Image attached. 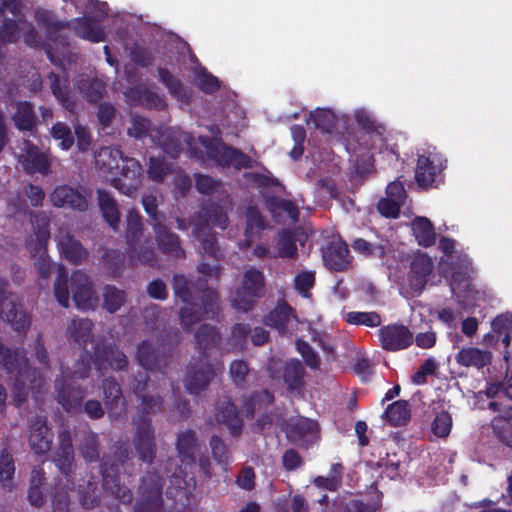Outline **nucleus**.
Returning <instances> with one entry per match:
<instances>
[{
    "label": "nucleus",
    "instance_id": "0eeeda50",
    "mask_svg": "<svg viewBox=\"0 0 512 512\" xmlns=\"http://www.w3.org/2000/svg\"><path fill=\"white\" fill-rule=\"evenodd\" d=\"M33 234L27 240V248L31 257L35 258L34 266L42 278L49 277L52 263L46 253V245L50 237L49 219L44 214L31 215Z\"/></svg>",
    "mask_w": 512,
    "mask_h": 512
},
{
    "label": "nucleus",
    "instance_id": "aec40b11",
    "mask_svg": "<svg viewBox=\"0 0 512 512\" xmlns=\"http://www.w3.org/2000/svg\"><path fill=\"white\" fill-rule=\"evenodd\" d=\"M323 261L330 270H346L350 266L347 245L341 240L331 241L323 250Z\"/></svg>",
    "mask_w": 512,
    "mask_h": 512
},
{
    "label": "nucleus",
    "instance_id": "a211bd4d",
    "mask_svg": "<svg viewBox=\"0 0 512 512\" xmlns=\"http://www.w3.org/2000/svg\"><path fill=\"white\" fill-rule=\"evenodd\" d=\"M379 339L384 349L397 351L407 348L413 341L412 333L402 325H388L379 330Z\"/></svg>",
    "mask_w": 512,
    "mask_h": 512
},
{
    "label": "nucleus",
    "instance_id": "72a5a7b5",
    "mask_svg": "<svg viewBox=\"0 0 512 512\" xmlns=\"http://www.w3.org/2000/svg\"><path fill=\"white\" fill-rule=\"evenodd\" d=\"M457 361L464 366L483 368L491 363L492 354L489 351L471 347L462 349L457 355Z\"/></svg>",
    "mask_w": 512,
    "mask_h": 512
},
{
    "label": "nucleus",
    "instance_id": "ea45409f",
    "mask_svg": "<svg viewBox=\"0 0 512 512\" xmlns=\"http://www.w3.org/2000/svg\"><path fill=\"white\" fill-rule=\"evenodd\" d=\"M385 416L393 426L405 424L410 418L408 402L399 400L390 404L385 411Z\"/></svg>",
    "mask_w": 512,
    "mask_h": 512
},
{
    "label": "nucleus",
    "instance_id": "f03ea898",
    "mask_svg": "<svg viewBox=\"0 0 512 512\" xmlns=\"http://www.w3.org/2000/svg\"><path fill=\"white\" fill-rule=\"evenodd\" d=\"M11 375L13 395L16 405H20L27 397L29 389L41 386V378L32 371L25 357L18 350L4 349L0 342V377Z\"/></svg>",
    "mask_w": 512,
    "mask_h": 512
},
{
    "label": "nucleus",
    "instance_id": "c03bdc74",
    "mask_svg": "<svg viewBox=\"0 0 512 512\" xmlns=\"http://www.w3.org/2000/svg\"><path fill=\"white\" fill-rule=\"evenodd\" d=\"M14 121L19 129L31 130L35 122L32 106L27 102L19 103L14 115Z\"/></svg>",
    "mask_w": 512,
    "mask_h": 512
},
{
    "label": "nucleus",
    "instance_id": "09e8293b",
    "mask_svg": "<svg viewBox=\"0 0 512 512\" xmlns=\"http://www.w3.org/2000/svg\"><path fill=\"white\" fill-rule=\"evenodd\" d=\"M106 404L117 413L119 407L123 406L121 391L114 380L106 379L103 384Z\"/></svg>",
    "mask_w": 512,
    "mask_h": 512
},
{
    "label": "nucleus",
    "instance_id": "603ef678",
    "mask_svg": "<svg viewBox=\"0 0 512 512\" xmlns=\"http://www.w3.org/2000/svg\"><path fill=\"white\" fill-rule=\"evenodd\" d=\"M92 323L88 319H75L68 328V334L76 342H85L91 332Z\"/></svg>",
    "mask_w": 512,
    "mask_h": 512
},
{
    "label": "nucleus",
    "instance_id": "c756f323",
    "mask_svg": "<svg viewBox=\"0 0 512 512\" xmlns=\"http://www.w3.org/2000/svg\"><path fill=\"white\" fill-rule=\"evenodd\" d=\"M129 102L144 105L149 108L163 109L165 107L164 100L156 93L142 88H131L126 93Z\"/></svg>",
    "mask_w": 512,
    "mask_h": 512
},
{
    "label": "nucleus",
    "instance_id": "473e14b6",
    "mask_svg": "<svg viewBox=\"0 0 512 512\" xmlns=\"http://www.w3.org/2000/svg\"><path fill=\"white\" fill-rule=\"evenodd\" d=\"M196 447L197 442L193 432L185 431L179 434L177 438V450L179 457L181 458L182 465L185 468L193 465Z\"/></svg>",
    "mask_w": 512,
    "mask_h": 512
},
{
    "label": "nucleus",
    "instance_id": "c85d7f7f",
    "mask_svg": "<svg viewBox=\"0 0 512 512\" xmlns=\"http://www.w3.org/2000/svg\"><path fill=\"white\" fill-rule=\"evenodd\" d=\"M56 391L58 402L68 411L77 407L83 398L80 389L73 387L71 383L66 385L63 379H56Z\"/></svg>",
    "mask_w": 512,
    "mask_h": 512
},
{
    "label": "nucleus",
    "instance_id": "4d7b16f0",
    "mask_svg": "<svg viewBox=\"0 0 512 512\" xmlns=\"http://www.w3.org/2000/svg\"><path fill=\"white\" fill-rule=\"evenodd\" d=\"M137 359L140 365L146 369L160 368V365L156 362L154 350L148 343H142L138 347Z\"/></svg>",
    "mask_w": 512,
    "mask_h": 512
},
{
    "label": "nucleus",
    "instance_id": "052dcab7",
    "mask_svg": "<svg viewBox=\"0 0 512 512\" xmlns=\"http://www.w3.org/2000/svg\"><path fill=\"white\" fill-rule=\"evenodd\" d=\"M52 137L60 141L62 149L67 150L73 144V136L67 125L56 123L51 129Z\"/></svg>",
    "mask_w": 512,
    "mask_h": 512
},
{
    "label": "nucleus",
    "instance_id": "13d9d810",
    "mask_svg": "<svg viewBox=\"0 0 512 512\" xmlns=\"http://www.w3.org/2000/svg\"><path fill=\"white\" fill-rule=\"evenodd\" d=\"M315 282V274L312 271H301L294 279L295 289L304 297L309 296V290Z\"/></svg>",
    "mask_w": 512,
    "mask_h": 512
},
{
    "label": "nucleus",
    "instance_id": "37998d69",
    "mask_svg": "<svg viewBox=\"0 0 512 512\" xmlns=\"http://www.w3.org/2000/svg\"><path fill=\"white\" fill-rule=\"evenodd\" d=\"M77 87L90 102L98 101L102 97L104 91V86L98 79H80L77 82Z\"/></svg>",
    "mask_w": 512,
    "mask_h": 512
},
{
    "label": "nucleus",
    "instance_id": "dca6fc26",
    "mask_svg": "<svg viewBox=\"0 0 512 512\" xmlns=\"http://www.w3.org/2000/svg\"><path fill=\"white\" fill-rule=\"evenodd\" d=\"M17 158L19 164L29 174L40 173L46 175L50 172V161L47 156L28 141L22 142Z\"/></svg>",
    "mask_w": 512,
    "mask_h": 512
},
{
    "label": "nucleus",
    "instance_id": "a19ab883",
    "mask_svg": "<svg viewBox=\"0 0 512 512\" xmlns=\"http://www.w3.org/2000/svg\"><path fill=\"white\" fill-rule=\"evenodd\" d=\"M49 81L55 97L61 102L63 107L72 111L74 109V102L71 100L66 91V78H61L54 73H50Z\"/></svg>",
    "mask_w": 512,
    "mask_h": 512
},
{
    "label": "nucleus",
    "instance_id": "4be33fe9",
    "mask_svg": "<svg viewBox=\"0 0 512 512\" xmlns=\"http://www.w3.org/2000/svg\"><path fill=\"white\" fill-rule=\"evenodd\" d=\"M53 433L43 418H36L30 426L29 445L36 454H45L50 450Z\"/></svg>",
    "mask_w": 512,
    "mask_h": 512
},
{
    "label": "nucleus",
    "instance_id": "a18cd8bd",
    "mask_svg": "<svg viewBox=\"0 0 512 512\" xmlns=\"http://www.w3.org/2000/svg\"><path fill=\"white\" fill-rule=\"evenodd\" d=\"M277 255L279 257L294 258L297 255V246L293 235L288 231L279 233L276 241Z\"/></svg>",
    "mask_w": 512,
    "mask_h": 512
},
{
    "label": "nucleus",
    "instance_id": "8fccbe9b",
    "mask_svg": "<svg viewBox=\"0 0 512 512\" xmlns=\"http://www.w3.org/2000/svg\"><path fill=\"white\" fill-rule=\"evenodd\" d=\"M103 298L104 308L113 313L117 311L124 303L125 295L118 288L114 286H107L104 289Z\"/></svg>",
    "mask_w": 512,
    "mask_h": 512
},
{
    "label": "nucleus",
    "instance_id": "3c124183",
    "mask_svg": "<svg viewBox=\"0 0 512 512\" xmlns=\"http://www.w3.org/2000/svg\"><path fill=\"white\" fill-rule=\"evenodd\" d=\"M303 367L297 360H291L284 368V381L290 389L297 388L302 379Z\"/></svg>",
    "mask_w": 512,
    "mask_h": 512
},
{
    "label": "nucleus",
    "instance_id": "79ce46f5",
    "mask_svg": "<svg viewBox=\"0 0 512 512\" xmlns=\"http://www.w3.org/2000/svg\"><path fill=\"white\" fill-rule=\"evenodd\" d=\"M15 473V465L12 455L6 451H2L0 455V482L6 489L14 488L13 476Z\"/></svg>",
    "mask_w": 512,
    "mask_h": 512
},
{
    "label": "nucleus",
    "instance_id": "393cba45",
    "mask_svg": "<svg viewBox=\"0 0 512 512\" xmlns=\"http://www.w3.org/2000/svg\"><path fill=\"white\" fill-rule=\"evenodd\" d=\"M445 391L437 393L436 398L432 400L433 410L436 412L431 424L432 432L437 437H446L448 435V412L446 410Z\"/></svg>",
    "mask_w": 512,
    "mask_h": 512
},
{
    "label": "nucleus",
    "instance_id": "39448f33",
    "mask_svg": "<svg viewBox=\"0 0 512 512\" xmlns=\"http://www.w3.org/2000/svg\"><path fill=\"white\" fill-rule=\"evenodd\" d=\"M474 273L472 260L456 249V240L450 237V291L462 309L470 306L475 298L472 285Z\"/></svg>",
    "mask_w": 512,
    "mask_h": 512
},
{
    "label": "nucleus",
    "instance_id": "de8ad7c7",
    "mask_svg": "<svg viewBox=\"0 0 512 512\" xmlns=\"http://www.w3.org/2000/svg\"><path fill=\"white\" fill-rule=\"evenodd\" d=\"M349 324L377 327L381 324V318L376 312L353 311L345 315Z\"/></svg>",
    "mask_w": 512,
    "mask_h": 512
},
{
    "label": "nucleus",
    "instance_id": "7c9ffc66",
    "mask_svg": "<svg viewBox=\"0 0 512 512\" xmlns=\"http://www.w3.org/2000/svg\"><path fill=\"white\" fill-rule=\"evenodd\" d=\"M35 20L50 40H56V33L64 28V23L59 21L52 11L43 8L36 9Z\"/></svg>",
    "mask_w": 512,
    "mask_h": 512
},
{
    "label": "nucleus",
    "instance_id": "423d86ee",
    "mask_svg": "<svg viewBox=\"0 0 512 512\" xmlns=\"http://www.w3.org/2000/svg\"><path fill=\"white\" fill-rule=\"evenodd\" d=\"M70 290L73 301L79 309L87 310L94 306L96 298L88 275L82 271H76L72 274L68 283L64 268L60 266L54 284V294L63 307L69 306Z\"/></svg>",
    "mask_w": 512,
    "mask_h": 512
},
{
    "label": "nucleus",
    "instance_id": "864d4df0",
    "mask_svg": "<svg viewBox=\"0 0 512 512\" xmlns=\"http://www.w3.org/2000/svg\"><path fill=\"white\" fill-rule=\"evenodd\" d=\"M315 127L324 132H329L335 124L336 117L331 110L317 109L310 115Z\"/></svg>",
    "mask_w": 512,
    "mask_h": 512
},
{
    "label": "nucleus",
    "instance_id": "20e7f679",
    "mask_svg": "<svg viewBox=\"0 0 512 512\" xmlns=\"http://www.w3.org/2000/svg\"><path fill=\"white\" fill-rule=\"evenodd\" d=\"M196 339L200 354H203V357L199 362L189 366L184 383L190 393H198L206 387L215 375V365L207 361L206 357L210 355L212 348L218 344L220 337L213 327L202 325L197 331Z\"/></svg>",
    "mask_w": 512,
    "mask_h": 512
},
{
    "label": "nucleus",
    "instance_id": "1a4fd4ad",
    "mask_svg": "<svg viewBox=\"0 0 512 512\" xmlns=\"http://www.w3.org/2000/svg\"><path fill=\"white\" fill-rule=\"evenodd\" d=\"M265 283L261 271L251 268L244 273L241 288L231 295V305L244 312L249 311L255 299L264 294Z\"/></svg>",
    "mask_w": 512,
    "mask_h": 512
},
{
    "label": "nucleus",
    "instance_id": "4468645a",
    "mask_svg": "<svg viewBox=\"0 0 512 512\" xmlns=\"http://www.w3.org/2000/svg\"><path fill=\"white\" fill-rule=\"evenodd\" d=\"M21 35L25 43L31 47H38L41 43L33 25L21 18L5 22L0 31V47L6 43L16 42Z\"/></svg>",
    "mask_w": 512,
    "mask_h": 512
},
{
    "label": "nucleus",
    "instance_id": "6e6552de",
    "mask_svg": "<svg viewBox=\"0 0 512 512\" xmlns=\"http://www.w3.org/2000/svg\"><path fill=\"white\" fill-rule=\"evenodd\" d=\"M231 210V202L228 196L225 194L221 199V204L212 205L205 212L206 219L204 223L196 222L194 228V236L202 245V249L205 253L217 256V249L215 246V236L211 233L207 222L213 223L215 226L225 229L227 226V213Z\"/></svg>",
    "mask_w": 512,
    "mask_h": 512
},
{
    "label": "nucleus",
    "instance_id": "0e129e2a",
    "mask_svg": "<svg viewBox=\"0 0 512 512\" xmlns=\"http://www.w3.org/2000/svg\"><path fill=\"white\" fill-rule=\"evenodd\" d=\"M210 445L215 459L221 464L228 463L230 457L224 443L218 437L214 436L211 438Z\"/></svg>",
    "mask_w": 512,
    "mask_h": 512
},
{
    "label": "nucleus",
    "instance_id": "680f3d73",
    "mask_svg": "<svg viewBox=\"0 0 512 512\" xmlns=\"http://www.w3.org/2000/svg\"><path fill=\"white\" fill-rule=\"evenodd\" d=\"M297 350L303 357L306 365L311 369H318L320 367V358L317 353L303 341H297Z\"/></svg>",
    "mask_w": 512,
    "mask_h": 512
},
{
    "label": "nucleus",
    "instance_id": "a878e982",
    "mask_svg": "<svg viewBox=\"0 0 512 512\" xmlns=\"http://www.w3.org/2000/svg\"><path fill=\"white\" fill-rule=\"evenodd\" d=\"M512 406H502L498 417L493 418L492 428L498 439L512 448Z\"/></svg>",
    "mask_w": 512,
    "mask_h": 512
},
{
    "label": "nucleus",
    "instance_id": "412c9836",
    "mask_svg": "<svg viewBox=\"0 0 512 512\" xmlns=\"http://www.w3.org/2000/svg\"><path fill=\"white\" fill-rule=\"evenodd\" d=\"M441 169L435 155H421L418 158L415 178L422 187H430L437 183Z\"/></svg>",
    "mask_w": 512,
    "mask_h": 512
},
{
    "label": "nucleus",
    "instance_id": "69168bd1",
    "mask_svg": "<svg viewBox=\"0 0 512 512\" xmlns=\"http://www.w3.org/2000/svg\"><path fill=\"white\" fill-rule=\"evenodd\" d=\"M221 185L213 180L209 176L197 175L196 176V188L199 192L204 194H210L214 191L221 189Z\"/></svg>",
    "mask_w": 512,
    "mask_h": 512
},
{
    "label": "nucleus",
    "instance_id": "9b49d317",
    "mask_svg": "<svg viewBox=\"0 0 512 512\" xmlns=\"http://www.w3.org/2000/svg\"><path fill=\"white\" fill-rule=\"evenodd\" d=\"M432 267L431 258L425 254L416 255L411 262L408 276L399 282L400 293L405 297L418 295L423 290Z\"/></svg>",
    "mask_w": 512,
    "mask_h": 512
},
{
    "label": "nucleus",
    "instance_id": "f8f14e48",
    "mask_svg": "<svg viewBox=\"0 0 512 512\" xmlns=\"http://www.w3.org/2000/svg\"><path fill=\"white\" fill-rule=\"evenodd\" d=\"M126 222V237L131 257L143 263H150L153 260V250L150 241L142 239L139 214L133 210L129 211Z\"/></svg>",
    "mask_w": 512,
    "mask_h": 512
},
{
    "label": "nucleus",
    "instance_id": "9d476101",
    "mask_svg": "<svg viewBox=\"0 0 512 512\" xmlns=\"http://www.w3.org/2000/svg\"><path fill=\"white\" fill-rule=\"evenodd\" d=\"M143 206L146 212L153 218L154 231L159 248L165 252L170 253L174 257H180L183 254L179 245L178 237L169 232L168 229L162 224L161 219L156 213L157 198L155 195H145L142 199Z\"/></svg>",
    "mask_w": 512,
    "mask_h": 512
},
{
    "label": "nucleus",
    "instance_id": "cd10ccee",
    "mask_svg": "<svg viewBox=\"0 0 512 512\" xmlns=\"http://www.w3.org/2000/svg\"><path fill=\"white\" fill-rule=\"evenodd\" d=\"M60 445L55 453L54 462L56 466L65 474L70 471L73 466L74 452L72 448V440L67 431H63L59 435Z\"/></svg>",
    "mask_w": 512,
    "mask_h": 512
},
{
    "label": "nucleus",
    "instance_id": "2f4dec72",
    "mask_svg": "<svg viewBox=\"0 0 512 512\" xmlns=\"http://www.w3.org/2000/svg\"><path fill=\"white\" fill-rule=\"evenodd\" d=\"M411 229L419 245L429 247L435 243L436 233L432 223L427 218H415L411 222Z\"/></svg>",
    "mask_w": 512,
    "mask_h": 512
},
{
    "label": "nucleus",
    "instance_id": "f257e3e1",
    "mask_svg": "<svg viewBox=\"0 0 512 512\" xmlns=\"http://www.w3.org/2000/svg\"><path fill=\"white\" fill-rule=\"evenodd\" d=\"M128 134L135 138H142L149 134L151 139L163 147L170 155L176 156L181 150L182 143H186L190 150L195 154H206L208 158L214 160L219 165H233L236 168L248 167L249 158L245 154L224 145L218 138L209 140L200 136L196 140L180 131L172 129H152L150 122L139 116H132L131 127L128 128Z\"/></svg>",
    "mask_w": 512,
    "mask_h": 512
},
{
    "label": "nucleus",
    "instance_id": "bb28decb",
    "mask_svg": "<svg viewBox=\"0 0 512 512\" xmlns=\"http://www.w3.org/2000/svg\"><path fill=\"white\" fill-rule=\"evenodd\" d=\"M356 121L365 129L368 140L371 141L372 149H382L383 131L381 126H375L371 114L365 109H358L355 111Z\"/></svg>",
    "mask_w": 512,
    "mask_h": 512
},
{
    "label": "nucleus",
    "instance_id": "58836bf2",
    "mask_svg": "<svg viewBox=\"0 0 512 512\" xmlns=\"http://www.w3.org/2000/svg\"><path fill=\"white\" fill-rule=\"evenodd\" d=\"M216 420L225 424L231 433H238L241 429L242 421L238 417L233 403H224L217 411Z\"/></svg>",
    "mask_w": 512,
    "mask_h": 512
},
{
    "label": "nucleus",
    "instance_id": "6e6d98bb",
    "mask_svg": "<svg viewBox=\"0 0 512 512\" xmlns=\"http://www.w3.org/2000/svg\"><path fill=\"white\" fill-rule=\"evenodd\" d=\"M195 84L204 92H214L218 89L219 83L216 77L209 74L204 68L195 69Z\"/></svg>",
    "mask_w": 512,
    "mask_h": 512
},
{
    "label": "nucleus",
    "instance_id": "f3484780",
    "mask_svg": "<svg viewBox=\"0 0 512 512\" xmlns=\"http://www.w3.org/2000/svg\"><path fill=\"white\" fill-rule=\"evenodd\" d=\"M122 152L117 148L103 147L95 156V163L100 176L110 182L119 174L120 166L125 163Z\"/></svg>",
    "mask_w": 512,
    "mask_h": 512
},
{
    "label": "nucleus",
    "instance_id": "49530a36",
    "mask_svg": "<svg viewBox=\"0 0 512 512\" xmlns=\"http://www.w3.org/2000/svg\"><path fill=\"white\" fill-rule=\"evenodd\" d=\"M264 228L263 219L259 213V211L250 207L246 212V229L245 235L247 238V242H251L252 238L259 233L260 230ZM249 245V243H247Z\"/></svg>",
    "mask_w": 512,
    "mask_h": 512
},
{
    "label": "nucleus",
    "instance_id": "f704fd0d",
    "mask_svg": "<svg viewBox=\"0 0 512 512\" xmlns=\"http://www.w3.org/2000/svg\"><path fill=\"white\" fill-rule=\"evenodd\" d=\"M97 194L99 207L105 220L114 230H117L120 222V213L116 202L104 190L99 189Z\"/></svg>",
    "mask_w": 512,
    "mask_h": 512
},
{
    "label": "nucleus",
    "instance_id": "e433bc0d",
    "mask_svg": "<svg viewBox=\"0 0 512 512\" xmlns=\"http://www.w3.org/2000/svg\"><path fill=\"white\" fill-rule=\"evenodd\" d=\"M316 428L315 422L308 418L298 417L290 420L286 425L285 432L289 439L299 441L305 435L312 433Z\"/></svg>",
    "mask_w": 512,
    "mask_h": 512
},
{
    "label": "nucleus",
    "instance_id": "774afa93",
    "mask_svg": "<svg viewBox=\"0 0 512 512\" xmlns=\"http://www.w3.org/2000/svg\"><path fill=\"white\" fill-rule=\"evenodd\" d=\"M386 196L394 199L400 204H403L406 198V192L403 184L400 181H393L389 183L386 188Z\"/></svg>",
    "mask_w": 512,
    "mask_h": 512
},
{
    "label": "nucleus",
    "instance_id": "ddd939ff",
    "mask_svg": "<svg viewBox=\"0 0 512 512\" xmlns=\"http://www.w3.org/2000/svg\"><path fill=\"white\" fill-rule=\"evenodd\" d=\"M6 286L7 282L0 279V317L5 316L14 330L24 331L30 324L29 317L17 303L16 297L6 293Z\"/></svg>",
    "mask_w": 512,
    "mask_h": 512
},
{
    "label": "nucleus",
    "instance_id": "bf43d9fd",
    "mask_svg": "<svg viewBox=\"0 0 512 512\" xmlns=\"http://www.w3.org/2000/svg\"><path fill=\"white\" fill-rule=\"evenodd\" d=\"M159 76L161 81L168 87L171 94L181 101H185L187 96L183 91L181 84L178 80L174 79L173 76L165 69H159Z\"/></svg>",
    "mask_w": 512,
    "mask_h": 512
},
{
    "label": "nucleus",
    "instance_id": "7ed1b4c3",
    "mask_svg": "<svg viewBox=\"0 0 512 512\" xmlns=\"http://www.w3.org/2000/svg\"><path fill=\"white\" fill-rule=\"evenodd\" d=\"M192 284L182 276L174 278L175 293L186 302L179 313L181 324L185 328H190L200 320L214 318L219 309L218 297L214 290L205 289L199 296L200 303H188L192 298Z\"/></svg>",
    "mask_w": 512,
    "mask_h": 512
},
{
    "label": "nucleus",
    "instance_id": "5fc2aeb1",
    "mask_svg": "<svg viewBox=\"0 0 512 512\" xmlns=\"http://www.w3.org/2000/svg\"><path fill=\"white\" fill-rule=\"evenodd\" d=\"M104 485L107 490L115 495L123 503L129 502L132 498L130 491L125 486H120L107 471L103 473Z\"/></svg>",
    "mask_w": 512,
    "mask_h": 512
},
{
    "label": "nucleus",
    "instance_id": "5701e85b",
    "mask_svg": "<svg viewBox=\"0 0 512 512\" xmlns=\"http://www.w3.org/2000/svg\"><path fill=\"white\" fill-rule=\"evenodd\" d=\"M50 200L56 207H68L79 211L87 208L86 199L77 190L67 185L56 187L50 195Z\"/></svg>",
    "mask_w": 512,
    "mask_h": 512
},
{
    "label": "nucleus",
    "instance_id": "2eb2a0df",
    "mask_svg": "<svg viewBox=\"0 0 512 512\" xmlns=\"http://www.w3.org/2000/svg\"><path fill=\"white\" fill-rule=\"evenodd\" d=\"M141 171V165L137 160L125 159V163L120 166L119 174L109 183L121 193L132 196L140 186Z\"/></svg>",
    "mask_w": 512,
    "mask_h": 512
},
{
    "label": "nucleus",
    "instance_id": "6ab92c4d",
    "mask_svg": "<svg viewBox=\"0 0 512 512\" xmlns=\"http://www.w3.org/2000/svg\"><path fill=\"white\" fill-rule=\"evenodd\" d=\"M56 241L61 254L68 261L74 264H80L87 259V251L70 235L67 229L61 228L58 230Z\"/></svg>",
    "mask_w": 512,
    "mask_h": 512
},
{
    "label": "nucleus",
    "instance_id": "338daca9",
    "mask_svg": "<svg viewBox=\"0 0 512 512\" xmlns=\"http://www.w3.org/2000/svg\"><path fill=\"white\" fill-rule=\"evenodd\" d=\"M169 171V166L161 159L151 158L148 168V174L153 180H161Z\"/></svg>",
    "mask_w": 512,
    "mask_h": 512
},
{
    "label": "nucleus",
    "instance_id": "e2e57ef3",
    "mask_svg": "<svg viewBox=\"0 0 512 512\" xmlns=\"http://www.w3.org/2000/svg\"><path fill=\"white\" fill-rule=\"evenodd\" d=\"M401 205L399 202L386 196L379 201L378 211L385 217L396 218Z\"/></svg>",
    "mask_w": 512,
    "mask_h": 512
},
{
    "label": "nucleus",
    "instance_id": "4c0bfd02",
    "mask_svg": "<svg viewBox=\"0 0 512 512\" xmlns=\"http://www.w3.org/2000/svg\"><path fill=\"white\" fill-rule=\"evenodd\" d=\"M73 29L75 33L83 39H87L92 42H100L104 40L103 30L86 18L76 19L73 22Z\"/></svg>",
    "mask_w": 512,
    "mask_h": 512
},
{
    "label": "nucleus",
    "instance_id": "b1692460",
    "mask_svg": "<svg viewBox=\"0 0 512 512\" xmlns=\"http://www.w3.org/2000/svg\"><path fill=\"white\" fill-rule=\"evenodd\" d=\"M135 443L140 458L145 462H150L154 457V436L150 422L146 419L141 421L137 427Z\"/></svg>",
    "mask_w": 512,
    "mask_h": 512
},
{
    "label": "nucleus",
    "instance_id": "c9c22d12",
    "mask_svg": "<svg viewBox=\"0 0 512 512\" xmlns=\"http://www.w3.org/2000/svg\"><path fill=\"white\" fill-rule=\"evenodd\" d=\"M291 308L287 305H279L267 318V324L275 327L280 334H286L293 325Z\"/></svg>",
    "mask_w": 512,
    "mask_h": 512
}]
</instances>
